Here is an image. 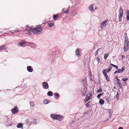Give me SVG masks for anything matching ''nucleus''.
Wrapping results in <instances>:
<instances>
[{"instance_id": "338daca9", "label": "nucleus", "mask_w": 129, "mask_h": 129, "mask_svg": "<svg viewBox=\"0 0 129 129\" xmlns=\"http://www.w3.org/2000/svg\"><path fill=\"white\" fill-rule=\"evenodd\" d=\"M119 0L120 1H123V0Z\"/></svg>"}, {"instance_id": "2eb2a0df", "label": "nucleus", "mask_w": 129, "mask_h": 129, "mask_svg": "<svg viewBox=\"0 0 129 129\" xmlns=\"http://www.w3.org/2000/svg\"><path fill=\"white\" fill-rule=\"evenodd\" d=\"M58 18V15H54L53 16V19L55 20H57Z\"/></svg>"}, {"instance_id": "4be33fe9", "label": "nucleus", "mask_w": 129, "mask_h": 129, "mask_svg": "<svg viewBox=\"0 0 129 129\" xmlns=\"http://www.w3.org/2000/svg\"><path fill=\"white\" fill-rule=\"evenodd\" d=\"M58 115L59 116V117L58 118V120L59 121H61L63 119V116L62 115H61L60 114Z\"/></svg>"}, {"instance_id": "58836bf2", "label": "nucleus", "mask_w": 129, "mask_h": 129, "mask_svg": "<svg viewBox=\"0 0 129 129\" xmlns=\"http://www.w3.org/2000/svg\"><path fill=\"white\" fill-rule=\"evenodd\" d=\"M127 15L126 16V18H127L129 19V11L128 10L127 11Z\"/></svg>"}, {"instance_id": "2f4dec72", "label": "nucleus", "mask_w": 129, "mask_h": 129, "mask_svg": "<svg viewBox=\"0 0 129 129\" xmlns=\"http://www.w3.org/2000/svg\"><path fill=\"white\" fill-rule=\"evenodd\" d=\"M117 85H118V87H119L120 89H121L122 87V83L120 82H119V83H117Z\"/></svg>"}, {"instance_id": "0eeeda50", "label": "nucleus", "mask_w": 129, "mask_h": 129, "mask_svg": "<svg viewBox=\"0 0 129 129\" xmlns=\"http://www.w3.org/2000/svg\"><path fill=\"white\" fill-rule=\"evenodd\" d=\"M81 82V84L83 85V86L85 87L87 86V82L86 79H82Z\"/></svg>"}, {"instance_id": "72a5a7b5", "label": "nucleus", "mask_w": 129, "mask_h": 129, "mask_svg": "<svg viewBox=\"0 0 129 129\" xmlns=\"http://www.w3.org/2000/svg\"><path fill=\"white\" fill-rule=\"evenodd\" d=\"M109 55L108 53H107L105 54L104 55V58L105 59H106Z\"/></svg>"}, {"instance_id": "37998d69", "label": "nucleus", "mask_w": 129, "mask_h": 129, "mask_svg": "<svg viewBox=\"0 0 129 129\" xmlns=\"http://www.w3.org/2000/svg\"><path fill=\"white\" fill-rule=\"evenodd\" d=\"M96 60H97L98 62V63H99L100 62V60L99 57V56H97L96 57Z\"/></svg>"}, {"instance_id": "9b49d317", "label": "nucleus", "mask_w": 129, "mask_h": 129, "mask_svg": "<svg viewBox=\"0 0 129 129\" xmlns=\"http://www.w3.org/2000/svg\"><path fill=\"white\" fill-rule=\"evenodd\" d=\"M75 53H76V54L77 56H80V55L79 50L78 48H77L76 49V50Z\"/></svg>"}, {"instance_id": "f8f14e48", "label": "nucleus", "mask_w": 129, "mask_h": 129, "mask_svg": "<svg viewBox=\"0 0 129 129\" xmlns=\"http://www.w3.org/2000/svg\"><path fill=\"white\" fill-rule=\"evenodd\" d=\"M50 102V101L48 99H46L44 100L43 101V103L44 104H48Z\"/></svg>"}, {"instance_id": "cd10ccee", "label": "nucleus", "mask_w": 129, "mask_h": 129, "mask_svg": "<svg viewBox=\"0 0 129 129\" xmlns=\"http://www.w3.org/2000/svg\"><path fill=\"white\" fill-rule=\"evenodd\" d=\"M46 23H43L39 25V26H41L42 28H42L45 26Z\"/></svg>"}, {"instance_id": "bf43d9fd", "label": "nucleus", "mask_w": 129, "mask_h": 129, "mask_svg": "<svg viewBox=\"0 0 129 129\" xmlns=\"http://www.w3.org/2000/svg\"><path fill=\"white\" fill-rule=\"evenodd\" d=\"M12 125V123H10L8 125L9 126H11Z\"/></svg>"}, {"instance_id": "c03bdc74", "label": "nucleus", "mask_w": 129, "mask_h": 129, "mask_svg": "<svg viewBox=\"0 0 129 129\" xmlns=\"http://www.w3.org/2000/svg\"><path fill=\"white\" fill-rule=\"evenodd\" d=\"M33 122L35 123H37V121L36 119L35 118L33 119Z\"/></svg>"}, {"instance_id": "ddd939ff", "label": "nucleus", "mask_w": 129, "mask_h": 129, "mask_svg": "<svg viewBox=\"0 0 129 129\" xmlns=\"http://www.w3.org/2000/svg\"><path fill=\"white\" fill-rule=\"evenodd\" d=\"M105 100L107 102V103H108L109 104H110V102L111 100L110 99V97H107V98H105Z\"/></svg>"}, {"instance_id": "dca6fc26", "label": "nucleus", "mask_w": 129, "mask_h": 129, "mask_svg": "<svg viewBox=\"0 0 129 129\" xmlns=\"http://www.w3.org/2000/svg\"><path fill=\"white\" fill-rule=\"evenodd\" d=\"M26 43V42L24 41H21L20 42L18 45L20 46H23L24 44H25Z\"/></svg>"}, {"instance_id": "9d476101", "label": "nucleus", "mask_w": 129, "mask_h": 129, "mask_svg": "<svg viewBox=\"0 0 129 129\" xmlns=\"http://www.w3.org/2000/svg\"><path fill=\"white\" fill-rule=\"evenodd\" d=\"M27 70L29 72H31L33 71L32 67L30 66H28L27 67Z\"/></svg>"}, {"instance_id": "423d86ee", "label": "nucleus", "mask_w": 129, "mask_h": 129, "mask_svg": "<svg viewBox=\"0 0 129 129\" xmlns=\"http://www.w3.org/2000/svg\"><path fill=\"white\" fill-rule=\"evenodd\" d=\"M51 118L53 119H56L58 120V118L59 117V116L55 114H52L51 115Z\"/></svg>"}, {"instance_id": "a211bd4d", "label": "nucleus", "mask_w": 129, "mask_h": 129, "mask_svg": "<svg viewBox=\"0 0 129 129\" xmlns=\"http://www.w3.org/2000/svg\"><path fill=\"white\" fill-rule=\"evenodd\" d=\"M91 101H89L85 105L86 107L87 108L89 107L91 105Z\"/></svg>"}, {"instance_id": "3c124183", "label": "nucleus", "mask_w": 129, "mask_h": 129, "mask_svg": "<svg viewBox=\"0 0 129 129\" xmlns=\"http://www.w3.org/2000/svg\"><path fill=\"white\" fill-rule=\"evenodd\" d=\"M117 83H119V82H120V80L119 79H117Z\"/></svg>"}, {"instance_id": "49530a36", "label": "nucleus", "mask_w": 129, "mask_h": 129, "mask_svg": "<svg viewBox=\"0 0 129 129\" xmlns=\"http://www.w3.org/2000/svg\"><path fill=\"white\" fill-rule=\"evenodd\" d=\"M29 119H27L25 120V122L26 123H27L29 122Z\"/></svg>"}, {"instance_id": "a18cd8bd", "label": "nucleus", "mask_w": 129, "mask_h": 129, "mask_svg": "<svg viewBox=\"0 0 129 129\" xmlns=\"http://www.w3.org/2000/svg\"><path fill=\"white\" fill-rule=\"evenodd\" d=\"M119 97V93H118V92H117V93L116 95V97L117 99H118Z\"/></svg>"}, {"instance_id": "5701e85b", "label": "nucleus", "mask_w": 129, "mask_h": 129, "mask_svg": "<svg viewBox=\"0 0 129 129\" xmlns=\"http://www.w3.org/2000/svg\"><path fill=\"white\" fill-rule=\"evenodd\" d=\"M110 65L107 70H106L107 73L109 72L112 69V67Z\"/></svg>"}, {"instance_id": "8fccbe9b", "label": "nucleus", "mask_w": 129, "mask_h": 129, "mask_svg": "<svg viewBox=\"0 0 129 129\" xmlns=\"http://www.w3.org/2000/svg\"><path fill=\"white\" fill-rule=\"evenodd\" d=\"M88 111H86L84 113V114L85 115H86V114H88Z\"/></svg>"}, {"instance_id": "603ef678", "label": "nucleus", "mask_w": 129, "mask_h": 129, "mask_svg": "<svg viewBox=\"0 0 129 129\" xmlns=\"http://www.w3.org/2000/svg\"><path fill=\"white\" fill-rule=\"evenodd\" d=\"M32 123L31 122H29L28 123V125H30Z\"/></svg>"}, {"instance_id": "680f3d73", "label": "nucleus", "mask_w": 129, "mask_h": 129, "mask_svg": "<svg viewBox=\"0 0 129 129\" xmlns=\"http://www.w3.org/2000/svg\"><path fill=\"white\" fill-rule=\"evenodd\" d=\"M89 75H90V77H91V75H92V73H90V74H89Z\"/></svg>"}, {"instance_id": "412c9836", "label": "nucleus", "mask_w": 129, "mask_h": 129, "mask_svg": "<svg viewBox=\"0 0 129 129\" xmlns=\"http://www.w3.org/2000/svg\"><path fill=\"white\" fill-rule=\"evenodd\" d=\"M47 95L49 96H52L53 95V93L51 91H49L47 93Z\"/></svg>"}, {"instance_id": "c85d7f7f", "label": "nucleus", "mask_w": 129, "mask_h": 129, "mask_svg": "<svg viewBox=\"0 0 129 129\" xmlns=\"http://www.w3.org/2000/svg\"><path fill=\"white\" fill-rule=\"evenodd\" d=\"M104 93L103 92H102L101 93L99 94L97 96V97L98 99H100V97L103 95Z\"/></svg>"}, {"instance_id": "5fc2aeb1", "label": "nucleus", "mask_w": 129, "mask_h": 129, "mask_svg": "<svg viewBox=\"0 0 129 129\" xmlns=\"http://www.w3.org/2000/svg\"><path fill=\"white\" fill-rule=\"evenodd\" d=\"M8 117L7 116H5L4 117V118L5 119H7L8 118Z\"/></svg>"}, {"instance_id": "e2e57ef3", "label": "nucleus", "mask_w": 129, "mask_h": 129, "mask_svg": "<svg viewBox=\"0 0 129 129\" xmlns=\"http://www.w3.org/2000/svg\"><path fill=\"white\" fill-rule=\"evenodd\" d=\"M126 19L127 21H129V19L128 18L127 19V18H126Z\"/></svg>"}, {"instance_id": "7ed1b4c3", "label": "nucleus", "mask_w": 129, "mask_h": 129, "mask_svg": "<svg viewBox=\"0 0 129 129\" xmlns=\"http://www.w3.org/2000/svg\"><path fill=\"white\" fill-rule=\"evenodd\" d=\"M119 21L121 22L122 20V17L123 16V12L122 7L120 6L119 11Z\"/></svg>"}, {"instance_id": "13d9d810", "label": "nucleus", "mask_w": 129, "mask_h": 129, "mask_svg": "<svg viewBox=\"0 0 129 129\" xmlns=\"http://www.w3.org/2000/svg\"><path fill=\"white\" fill-rule=\"evenodd\" d=\"M115 79H116L117 80V79H118V78L117 76H116L115 77Z\"/></svg>"}, {"instance_id": "774afa93", "label": "nucleus", "mask_w": 129, "mask_h": 129, "mask_svg": "<svg viewBox=\"0 0 129 129\" xmlns=\"http://www.w3.org/2000/svg\"><path fill=\"white\" fill-rule=\"evenodd\" d=\"M124 83H125V84H126V82H125Z\"/></svg>"}, {"instance_id": "ea45409f", "label": "nucleus", "mask_w": 129, "mask_h": 129, "mask_svg": "<svg viewBox=\"0 0 129 129\" xmlns=\"http://www.w3.org/2000/svg\"><path fill=\"white\" fill-rule=\"evenodd\" d=\"M105 77L107 81L109 82L110 81L109 78L108 76Z\"/></svg>"}, {"instance_id": "393cba45", "label": "nucleus", "mask_w": 129, "mask_h": 129, "mask_svg": "<svg viewBox=\"0 0 129 129\" xmlns=\"http://www.w3.org/2000/svg\"><path fill=\"white\" fill-rule=\"evenodd\" d=\"M104 101L102 99H101L100 100L99 103L101 105H103L104 103Z\"/></svg>"}, {"instance_id": "f704fd0d", "label": "nucleus", "mask_w": 129, "mask_h": 129, "mask_svg": "<svg viewBox=\"0 0 129 129\" xmlns=\"http://www.w3.org/2000/svg\"><path fill=\"white\" fill-rule=\"evenodd\" d=\"M102 89L101 87H100V89H98L97 90V92H100L102 91Z\"/></svg>"}, {"instance_id": "bb28decb", "label": "nucleus", "mask_w": 129, "mask_h": 129, "mask_svg": "<svg viewBox=\"0 0 129 129\" xmlns=\"http://www.w3.org/2000/svg\"><path fill=\"white\" fill-rule=\"evenodd\" d=\"M9 31L11 33H12V34H13L14 33H15L19 32V30H14L11 31Z\"/></svg>"}, {"instance_id": "f257e3e1", "label": "nucleus", "mask_w": 129, "mask_h": 129, "mask_svg": "<svg viewBox=\"0 0 129 129\" xmlns=\"http://www.w3.org/2000/svg\"><path fill=\"white\" fill-rule=\"evenodd\" d=\"M25 31L28 32V34L31 35V32L35 34H39L42 31V28L41 26H38L34 28L28 27L26 28Z\"/></svg>"}, {"instance_id": "0e129e2a", "label": "nucleus", "mask_w": 129, "mask_h": 129, "mask_svg": "<svg viewBox=\"0 0 129 129\" xmlns=\"http://www.w3.org/2000/svg\"><path fill=\"white\" fill-rule=\"evenodd\" d=\"M36 45H35L34 46V47L36 48Z\"/></svg>"}, {"instance_id": "a19ab883", "label": "nucleus", "mask_w": 129, "mask_h": 129, "mask_svg": "<svg viewBox=\"0 0 129 129\" xmlns=\"http://www.w3.org/2000/svg\"><path fill=\"white\" fill-rule=\"evenodd\" d=\"M128 80V78H122V80L124 82H125Z\"/></svg>"}, {"instance_id": "39448f33", "label": "nucleus", "mask_w": 129, "mask_h": 129, "mask_svg": "<svg viewBox=\"0 0 129 129\" xmlns=\"http://www.w3.org/2000/svg\"><path fill=\"white\" fill-rule=\"evenodd\" d=\"M92 93L90 92L89 94H87L86 95L85 99H84V101L85 102L90 100L92 97Z\"/></svg>"}, {"instance_id": "6e6552de", "label": "nucleus", "mask_w": 129, "mask_h": 129, "mask_svg": "<svg viewBox=\"0 0 129 129\" xmlns=\"http://www.w3.org/2000/svg\"><path fill=\"white\" fill-rule=\"evenodd\" d=\"M42 85L43 88L47 89L48 88L49 85L47 82H43L42 83Z\"/></svg>"}, {"instance_id": "09e8293b", "label": "nucleus", "mask_w": 129, "mask_h": 129, "mask_svg": "<svg viewBox=\"0 0 129 129\" xmlns=\"http://www.w3.org/2000/svg\"><path fill=\"white\" fill-rule=\"evenodd\" d=\"M109 111H108V113H109V115H112L111 114V112L110 111L111 110L109 109Z\"/></svg>"}, {"instance_id": "b1692460", "label": "nucleus", "mask_w": 129, "mask_h": 129, "mask_svg": "<svg viewBox=\"0 0 129 129\" xmlns=\"http://www.w3.org/2000/svg\"><path fill=\"white\" fill-rule=\"evenodd\" d=\"M108 21V20H106L102 22L101 24L102 26H105L106 25V23Z\"/></svg>"}, {"instance_id": "c9c22d12", "label": "nucleus", "mask_w": 129, "mask_h": 129, "mask_svg": "<svg viewBox=\"0 0 129 129\" xmlns=\"http://www.w3.org/2000/svg\"><path fill=\"white\" fill-rule=\"evenodd\" d=\"M101 49L100 48H98L97 49V50L95 52V54H94V55L95 56H96L97 54H98V53L99 50Z\"/></svg>"}, {"instance_id": "052dcab7", "label": "nucleus", "mask_w": 129, "mask_h": 129, "mask_svg": "<svg viewBox=\"0 0 129 129\" xmlns=\"http://www.w3.org/2000/svg\"><path fill=\"white\" fill-rule=\"evenodd\" d=\"M98 83L99 84H101V81L100 80H99V81L98 82Z\"/></svg>"}, {"instance_id": "1a4fd4ad", "label": "nucleus", "mask_w": 129, "mask_h": 129, "mask_svg": "<svg viewBox=\"0 0 129 129\" xmlns=\"http://www.w3.org/2000/svg\"><path fill=\"white\" fill-rule=\"evenodd\" d=\"M18 111V109L17 107H15L13 108L12 110V112L13 114H15L17 113Z\"/></svg>"}, {"instance_id": "6ab92c4d", "label": "nucleus", "mask_w": 129, "mask_h": 129, "mask_svg": "<svg viewBox=\"0 0 129 129\" xmlns=\"http://www.w3.org/2000/svg\"><path fill=\"white\" fill-rule=\"evenodd\" d=\"M107 72L106 69H104L103 70V73L105 77H106L108 76L107 74Z\"/></svg>"}, {"instance_id": "f03ea898", "label": "nucleus", "mask_w": 129, "mask_h": 129, "mask_svg": "<svg viewBox=\"0 0 129 129\" xmlns=\"http://www.w3.org/2000/svg\"><path fill=\"white\" fill-rule=\"evenodd\" d=\"M129 48V41L127 37V34L125 33L124 34V51L126 52L127 51Z\"/></svg>"}, {"instance_id": "864d4df0", "label": "nucleus", "mask_w": 129, "mask_h": 129, "mask_svg": "<svg viewBox=\"0 0 129 129\" xmlns=\"http://www.w3.org/2000/svg\"><path fill=\"white\" fill-rule=\"evenodd\" d=\"M33 44V43L32 42H29L28 43V44L29 45H31Z\"/></svg>"}, {"instance_id": "aec40b11", "label": "nucleus", "mask_w": 129, "mask_h": 129, "mask_svg": "<svg viewBox=\"0 0 129 129\" xmlns=\"http://www.w3.org/2000/svg\"><path fill=\"white\" fill-rule=\"evenodd\" d=\"M93 5H91L89 6V9L92 12L94 11V10L93 8Z\"/></svg>"}, {"instance_id": "79ce46f5", "label": "nucleus", "mask_w": 129, "mask_h": 129, "mask_svg": "<svg viewBox=\"0 0 129 129\" xmlns=\"http://www.w3.org/2000/svg\"><path fill=\"white\" fill-rule=\"evenodd\" d=\"M120 70H121V71L122 73L123 71H124L125 70V68L124 67H123L121 68V69Z\"/></svg>"}, {"instance_id": "473e14b6", "label": "nucleus", "mask_w": 129, "mask_h": 129, "mask_svg": "<svg viewBox=\"0 0 129 129\" xmlns=\"http://www.w3.org/2000/svg\"><path fill=\"white\" fill-rule=\"evenodd\" d=\"M29 103L31 106L33 107L35 105V104L33 102H29Z\"/></svg>"}, {"instance_id": "4d7b16f0", "label": "nucleus", "mask_w": 129, "mask_h": 129, "mask_svg": "<svg viewBox=\"0 0 129 129\" xmlns=\"http://www.w3.org/2000/svg\"><path fill=\"white\" fill-rule=\"evenodd\" d=\"M122 59H123V58H125V57L124 55H122L121 56Z\"/></svg>"}, {"instance_id": "c756f323", "label": "nucleus", "mask_w": 129, "mask_h": 129, "mask_svg": "<svg viewBox=\"0 0 129 129\" xmlns=\"http://www.w3.org/2000/svg\"><path fill=\"white\" fill-rule=\"evenodd\" d=\"M54 95L55 96V98H56V97H57L56 99H58V98L59 96V93H54Z\"/></svg>"}, {"instance_id": "4468645a", "label": "nucleus", "mask_w": 129, "mask_h": 129, "mask_svg": "<svg viewBox=\"0 0 129 129\" xmlns=\"http://www.w3.org/2000/svg\"><path fill=\"white\" fill-rule=\"evenodd\" d=\"M17 126L18 128H22L23 126V123H18Z\"/></svg>"}, {"instance_id": "f3484780", "label": "nucleus", "mask_w": 129, "mask_h": 129, "mask_svg": "<svg viewBox=\"0 0 129 129\" xmlns=\"http://www.w3.org/2000/svg\"><path fill=\"white\" fill-rule=\"evenodd\" d=\"M7 48V46L5 45H3L1 46H0V50H4Z\"/></svg>"}, {"instance_id": "69168bd1", "label": "nucleus", "mask_w": 129, "mask_h": 129, "mask_svg": "<svg viewBox=\"0 0 129 129\" xmlns=\"http://www.w3.org/2000/svg\"><path fill=\"white\" fill-rule=\"evenodd\" d=\"M0 33H1V34H2L3 33V32H2V31H0Z\"/></svg>"}, {"instance_id": "de8ad7c7", "label": "nucleus", "mask_w": 129, "mask_h": 129, "mask_svg": "<svg viewBox=\"0 0 129 129\" xmlns=\"http://www.w3.org/2000/svg\"><path fill=\"white\" fill-rule=\"evenodd\" d=\"M90 81L91 82H92L93 81H94V80H93L92 79V77H91H91H90Z\"/></svg>"}, {"instance_id": "a878e982", "label": "nucleus", "mask_w": 129, "mask_h": 129, "mask_svg": "<svg viewBox=\"0 0 129 129\" xmlns=\"http://www.w3.org/2000/svg\"><path fill=\"white\" fill-rule=\"evenodd\" d=\"M122 73L120 69H118L116 70L115 71L114 73V74H115L117 73Z\"/></svg>"}, {"instance_id": "e433bc0d", "label": "nucleus", "mask_w": 129, "mask_h": 129, "mask_svg": "<svg viewBox=\"0 0 129 129\" xmlns=\"http://www.w3.org/2000/svg\"><path fill=\"white\" fill-rule=\"evenodd\" d=\"M62 11L64 13H68L69 12V11L68 10H65V9H63L62 10Z\"/></svg>"}, {"instance_id": "6e6d98bb", "label": "nucleus", "mask_w": 129, "mask_h": 129, "mask_svg": "<svg viewBox=\"0 0 129 129\" xmlns=\"http://www.w3.org/2000/svg\"><path fill=\"white\" fill-rule=\"evenodd\" d=\"M118 129H123V128L122 127H119Z\"/></svg>"}, {"instance_id": "20e7f679", "label": "nucleus", "mask_w": 129, "mask_h": 129, "mask_svg": "<svg viewBox=\"0 0 129 129\" xmlns=\"http://www.w3.org/2000/svg\"><path fill=\"white\" fill-rule=\"evenodd\" d=\"M87 87H85V86H82L80 91L81 92L83 96H85L86 94V92L87 91Z\"/></svg>"}, {"instance_id": "4c0bfd02", "label": "nucleus", "mask_w": 129, "mask_h": 129, "mask_svg": "<svg viewBox=\"0 0 129 129\" xmlns=\"http://www.w3.org/2000/svg\"><path fill=\"white\" fill-rule=\"evenodd\" d=\"M49 26L50 27H52L53 26V24L52 23H48Z\"/></svg>"}, {"instance_id": "7c9ffc66", "label": "nucleus", "mask_w": 129, "mask_h": 129, "mask_svg": "<svg viewBox=\"0 0 129 129\" xmlns=\"http://www.w3.org/2000/svg\"><path fill=\"white\" fill-rule=\"evenodd\" d=\"M110 65L111 66H113V67H114L116 69H118V67L117 66V65H114L112 63H110Z\"/></svg>"}]
</instances>
